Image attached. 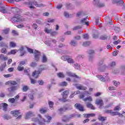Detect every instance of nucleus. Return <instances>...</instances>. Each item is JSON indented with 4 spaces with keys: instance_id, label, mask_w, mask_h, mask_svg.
<instances>
[{
    "instance_id": "nucleus-1",
    "label": "nucleus",
    "mask_w": 125,
    "mask_h": 125,
    "mask_svg": "<svg viewBox=\"0 0 125 125\" xmlns=\"http://www.w3.org/2000/svg\"><path fill=\"white\" fill-rule=\"evenodd\" d=\"M40 118V120H38L37 118H33L32 121L33 122H37L40 125H45V124H49L51 121V117L48 116L47 115L45 116L44 119L42 118L41 115H38Z\"/></svg>"
},
{
    "instance_id": "nucleus-2",
    "label": "nucleus",
    "mask_w": 125,
    "mask_h": 125,
    "mask_svg": "<svg viewBox=\"0 0 125 125\" xmlns=\"http://www.w3.org/2000/svg\"><path fill=\"white\" fill-rule=\"evenodd\" d=\"M27 4L29 5V7L31 9H32V8L33 9L35 8L34 5H35V6H37V7H43V6H44V5L42 3L38 4L37 2L35 1V0H30Z\"/></svg>"
},
{
    "instance_id": "nucleus-3",
    "label": "nucleus",
    "mask_w": 125,
    "mask_h": 125,
    "mask_svg": "<svg viewBox=\"0 0 125 125\" xmlns=\"http://www.w3.org/2000/svg\"><path fill=\"white\" fill-rule=\"evenodd\" d=\"M11 21L13 23H16V22H23L25 21V19L23 17L19 15H16L14 17L11 19Z\"/></svg>"
},
{
    "instance_id": "nucleus-4",
    "label": "nucleus",
    "mask_w": 125,
    "mask_h": 125,
    "mask_svg": "<svg viewBox=\"0 0 125 125\" xmlns=\"http://www.w3.org/2000/svg\"><path fill=\"white\" fill-rule=\"evenodd\" d=\"M68 95H69V91H64L62 93V98L60 99V100H61L62 102H66V101H67V100L66 99V98L68 97Z\"/></svg>"
},
{
    "instance_id": "nucleus-5",
    "label": "nucleus",
    "mask_w": 125,
    "mask_h": 125,
    "mask_svg": "<svg viewBox=\"0 0 125 125\" xmlns=\"http://www.w3.org/2000/svg\"><path fill=\"white\" fill-rule=\"evenodd\" d=\"M75 107L76 109L79 110V111H81L83 112L84 111V108H83V106L80 104L77 103L75 104Z\"/></svg>"
},
{
    "instance_id": "nucleus-6",
    "label": "nucleus",
    "mask_w": 125,
    "mask_h": 125,
    "mask_svg": "<svg viewBox=\"0 0 125 125\" xmlns=\"http://www.w3.org/2000/svg\"><path fill=\"white\" fill-rule=\"evenodd\" d=\"M34 54H35V60H36V61H39V60H40V57L41 56V52L36 50L34 51Z\"/></svg>"
},
{
    "instance_id": "nucleus-7",
    "label": "nucleus",
    "mask_w": 125,
    "mask_h": 125,
    "mask_svg": "<svg viewBox=\"0 0 125 125\" xmlns=\"http://www.w3.org/2000/svg\"><path fill=\"white\" fill-rule=\"evenodd\" d=\"M75 85L77 89H79V90H86V89H87L86 86H84L81 84L79 85L78 84H76Z\"/></svg>"
},
{
    "instance_id": "nucleus-8",
    "label": "nucleus",
    "mask_w": 125,
    "mask_h": 125,
    "mask_svg": "<svg viewBox=\"0 0 125 125\" xmlns=\"http://www.w3.org/2000/svg\"><path fill=\"white\" fill-rule=\"evenodd\" d=\"M95 104H96V105H99L100 108H102V106L104 105L103 100L99 99L96 100Z\"/></svg>"
},
{
    "instance_id": "nucleus-9",
    "label": "nucleus",
    "mask_w": 125,
    "mask_h": 125,
    "mask_svg": "<svg viewBox=\"0 0 125 125\" xmlns=\"http://www.w3.org/2000/svg\"><path fill=\"white\" fill-rule=\"evenodd\" d=\"M87 18H85L81 20L80 23L82 24V25H86V26H88L89 25V22L87 21Z\"/></svg>"
},
{
    "instance_id": "nucleus-10",
    "label": "nucleus",
    "mask_w": 125,
    "mask_h": 125,
    "mask_svg": "<svg viewBox=\"0 0 125 125\" xmlns=\"http://www.w3.org/2000/svg\"><path fill=\"white\" fill-rule=\"evenodd\" d=\"M34 116H35V114H34V112H33L32 111H29L25 114V118L26 119H28L30 118H31V117H33Z\"/></svg>"
},
{
    "instance_id": "nucleus-11",
    "label": "nucleus",
    "mask_w": 125,
    "mask_h": 125,
    "mask_svg": "<svg viewBox=\"0 0 125 125\" xmlns=\"http://www.w3.org/2000/svg\"><path fill=\"white\" fill-rule=\"evenodd\" d=\"M88 53L90 55L89 57V61H92V60L93 59V55H92V54H94V51L93 50H90L88 51Z\"/></svg>"
},
{
    "instance_id": "nucleus-12",
    "label": "nucleus",
    "mask_w": 125,
    "mask_h": 125,
    "mask_svg": "<svg viewBox=\"0 0 125 125\" xmlns=\"http://www.w3.org/2000/svg\"><path fill=\"white\" fill-rule=\"evenodd\" d=\"M0 12L2 13H7V9L5 8L4 7L2 6V3H0Z\"/></svg>"
},
{
    "instance_id": "nucleus-13",
    "label": "nucleus",
    "mask_w": 125,
    "mask_h": 125,
    "mask_svg": "<svg viewBox=\"0 0 125 125\" xmlns=\"http://www.w3.org/2000/svg\"><path fill=\"white\" fill-rule=\"evenodd\" d=\"M5 84L7 85H16V84H17V82L15 81H9L6 82Z\"/></svg>"
},
{
    "instance_id": "nucleus-14",
    "label": "nucleus",
    "mask_w": 125,
    "mask_h": 125,
    "mask_svg": "<svg viewBox=\"0 0 125 125\" xmlns=\"http://www.w3.org/2000/svg\"><path fill=\"white\" fill-rule=\"evenodd\" d=\"M11 114L14 116V117H18L20 114V110H13L11 111Z\"/></svg>"
},
{
    "instance_id": "nucleus-15",
    "label": "nucleus",
    "mask_w": 125,
    "mask_h": 125,
    "mask_svg": "<svg viewBox=\"0 0 125 125\" xmlns=\"http://www.w3.org/2000/svg\"><path fill=\"white\" fill-rule=\"evenodd\" d=\"M94 3L97 4L99 7H103L105 5L104 3L99 2V0H94Z\"/></svg>"
},
{
    "instance_id": "nucleus-16",
    "label": "nucleus",
    "mask_w": 125,
    "mask_h": 125,
    "mask_svg": "<svg viewBox=\"0 0 125 125\" xmlns=\"http://www.w3.org/2000/svg\"><path fill=\"white\" fill-rule=\"evenodd\" d=\"M18 88V87H17V86H13L8 88V90L10 92H12L13 91H15V90H17Z\"/></svg>"
},
{
    "instance_id": "nucleus-17",
    "label": "nucleus",
    "mask_w": 125,
    "mask_h": 125,
    "mask_svg": "<svg viewBox=\"0 0 125 125\" xmlns=\"http://www.w3.org/2000/svg\"><path fill=\"white\" fill-rule=\"evenodd\" d=\"M66 75H67V76H69V77H74V78L79 79V77H78V76L74 73H72L71 72H67Z\"/></svg>"
},
{
    "instance_id": "nucleus-18",
    "label": "nucleus",
    "mask_w": 125,
    "mask_h": 125,
    "mask_svg": "<svg viewBox=\"0 0 125 125\" xmlns=\"http://www.w3.org/2000/svg\"><path fill=\"white\" fill-rule=\"evenodd\" d=\"M83 116L84 118H90V117H95V114L94 113L84 114Z\"/></svg>"
},
{
    "instance_id": "nucleus-19",
    "label": "nucleus",
    "mask_w": 125,
    "mask_h": 125,
    "mask_svg": "<svg viewBox=\"0 0 125 125\" xmlns=\"http://www.w3.org/2000/svg\"><path fill=\"white\" fill-rule=\"evenodd\" d=\"M86 107L87 108H90V109H92V110H95V107L90 103H87L86 104Z\"/></svg>"
},
{
    "instance_id": "nucleus-20",
    "label": "nucleus",
    "mask_w": 125,
    "mask_h": 125,
    "mask_svg": "<svg viewBox=\"0 0 125 125\" xmlns=\"http://www.w3.org/2000/svg\"><path fill=\"white\" fill-rule=\"evenodd\" d=\"M41 74V72L37 71H34L32 74V77H34V78H38L39 77V75Z\"/></svg>"
},
{
    "instance_id": "nucleus-21",
    "label": "nucleus",
    "mask_w": 125,
    "mask_h": 125,
    "mask_svg": "<svg viewBox=\"0 0 125 125\" xmlns=\"http://www.w3.org/2000/svg\"><path fill=\"white\" fill-rule=\"evenodd\" d=\"M117 115H118L119 116V117H124V115H123L122 114L118 112H112L111 111V116H116Z\"/></svg>"
},
{
    "instance_id": "nucleus-22",
    "label": "nucleus",
    "mask_w": 125,
    "mask_h": 125,
    "mask_svg": "<svg viewBox=\"0 0 125 125\" xmlns=\"http://www.w3.org/2000/svg\"><path fill=\"white\" fill-rule=\"evenodd\" d=\"M0 106L1 107H3V111H6V109H7V104H5L4 103L0 104Z\"/></svg>"
},
{
    "instance_id": "nucleus-23",
    "label": "nucleus",
    "mask_w": 125,
    "mask_h": 125,
    "mask_svg": "<svg viewBox=\"0 0 125 125\" xmlns=\"http://www.w3.org/2000/svg\"><path fill=\"white\" fill-rule=\"evenodd\" d=\"M89 101V102H91L93 101L92 97L91 96H89L86 98L83 99V101L84 102H86V101Z\"/></svg>"
},
{
    "instance_id": "nucleus-24",
    "label": "nucleus",
    "mask_w": 125,
    "mask_h": 125,
    "mask_svg": "<svg viewBox=\"0 0 125 125\" xmlns=\"http://www.w3.org/2000/svg\"><path fill=\"white\" fill-rule=\"evenodd\" d=\"M44 31L47 34H50V35L51 34V32H52V29H49L48 28L46 27L45 28Z\"/></svg>"
},
{
    "instance_id": "nucleus-25",
    "label": "nucleus",
    "mask_w": 125,
    "mask_h": 125,
    "mask_svg": "<svg viewBox=\"0 0 125 125\" xmlns=\"http://www.w3.org/2000/svg\"><path fill=\"white\" fill-rule=\"evenodd\" d=\"M17 51H18V50H17V49L12 50L10 52H9L7 53V55H10V54H15V53H16Z\"/></svg>"
},
{
    "instance_id": "nucleus-26",
    "label": "nucleus",
    "mask_w": 125,
    "mask_h": 125,
    "mask_svg": "<svg viewBox=\"0 0 125 125\" xmlns=\"http://www.w3.org/2000/svg\"><path fill=\"white\" fill-rule=\"evenodd\" d=\"M97 77L102 82H105V78H103L102 75H98Z\"/></svg>"
},
{
    "instance_id": "nucleus-27",
    "label": "nucleus",
    "mask_w": 125,
    "mask_h": 125,
    "mask_svg": "<svg viewBox=\"0 0 125 125\" xmlns=\"http://www.w3.org/2000/svg\"><path fill=\"white\" fill-rule=\"evenodd\" d=\"M47 58H46V56H45V55H43L42 58V62L43 63H45V62H47Z\"/></svg>"
},
{
    "instance_id": "nucleus-28",
    "label": "nucleus",
    "mask_w": 125,
    "mask_h": 125,
    "mask_svg": "<svg viewBox=\"0 0 125 125\" xmlns=\"http://www.w3.org/2000/svg\"><path fill=\"white\" fill-rule=\"evenodd\" d=\"M17 69H18V71H23V70H24V67L19 64L17 67Z\"/></svg>"
},
{
    "instance_id": "nucleus-29",
    "label": "nucleus",
    "mask_w": 125,
    "mask_h": 125,
    "mask_svg": "<svg viewBox=\"0 0 125 125\" xmlns=\"http://www.w3.org/2000/svg\"><path fill=\"white\" fill-rule=\"evenodd\" d=\"M67 61L68 63H74V60L70 58V57H68V58H67Z\"/></svg>"
},
{
    "instance_id": "nucleus-30",
    "label": "nucleus",
    "mask_w": 125,
    "mask_h": 125,
    "mask_svg": "<svg viewBox=\"0 0 125 125\" xmlns=\"http://www.w3.org/2000/svg\"><path fill=\"white\" fill-rule=\"evenodd\" d=\"M24 73H25V74H26V75H27V76H30V70L29 69H24Z\"/></svg>"
},
{
    "instance_id": "nucleus-31",
    "label": "nucleus",
    "mask_w": 125,
    "mask_h": 125,
    "mask_svg": "<svg viewBox=\"0 0 125 125\" xmlns=\"http://www.w3.org/2000/svg\"><path fill=\"white\" fill-rule=\"evenodd\" d=\"M106 119H107L106 117H102V116H100L99 117V121H101L102 122H103V121H106Z\"/></svg>"
},
{
    "instance_id": "nucleus-32",
    "label": "nucleus",
    "mask_w": 125,
    "mask_h": 125,
    "mask_svg": "<svg viewBox=\"0 0 125 125\" xmlns=\"http://www.w3.org/2000/svg\"><path fill=\"white\" fill-rule=\"evenodd\" d=\"M89 44H90V42H85L83 43V46H88Z\"/></svg>"
},
{
    "instance_id": "nucleus-33",
    "label": "nucleus",
    "mask_w": 125,
    "mask_h": 125,
    "mask_svg": "<svg viewBox=\"0 0 125 125\" xmlns=\"http://www.w3.org/2000/svg\"><path fill=\"white\" fill-rule=\"evenodd\" d=\"M69 56H63L62 57V60H63V61H67V60H68Z\"/></svg>"
},
{
    "instance_id": "nucleus-34",
    "label": "nucleus",
    "mask_w": 125,
    "mask_h": 125,
    "mask_svg": "<svg viewBox=\"0 0 125 125\" xmlns=\"http://www.w3.org/2000/svg\"><path fill=\"white\" fill-rule=\"evenodd\" d=\"M20 50L21 53V56H23L24 55V54L25 53V52H23V50H24V47H21V48L20 49Z\"/></svg>"
},
{
    "instance_id": "nucleus-35",
    "label": "nucleus",
    "mask_w": 125,
    "mask_h": 125,
    "mask_svg": "<svg viewBox=\"0 0 125 125\" xmlns=\"http://www.w3.org/2000/svg\"><path fill=\"white\" fill-rule=\"evenodd\" d=\"M0 59H3V60H7V57L3 56V55H0Z\"/></svg>"
},
{
    "instance_id": "nucleus-36",
    "label": "nucleus",
    "mask_w": 125,
    "mask_h": 125,
    "mask_svg": "<svg viewBox=\"0 0 125 125\" xmlns=\"http://www.w3.org/2000/svg\"><path fill=\"white\" fill-rule=\"evenodd\" d=\"M10 46L11 47H15V46H16V43H15L14 42H10Z\"/></svg>"
},
{
    "instance_id": "nucleus-37",
    "label": "nucleus",
    "mask_w": 125,
    "mask_h": 125,
    "mask_svg": "<svg viewBox=\"0 0 125 125\" xmlns=\"http://www.w3.org/2000/svg\"><path fill=\"white\" fill-rule=\"evenodd\" d=\"M57 76H58L59 78H64L65 77V76H64V74H63V73L61 72L58 73Z\"/></svg>"
},
{
    "instance_id": "nucleus-38",
    "label": "nucleus",
    "mask_w": 125,
    "mask_h": 125,
    "mask_svg": "<svg viewBox=\"0 0 125 125\" xmlns=\"http://www.w3.org/2000/svg\"><path fill=\"white\" fill-rule=\"evenodd\" d=\"M70 44L72 45V46H76V45H77V42L74 41H72L70 42Z\"/></svg>"
},
{
    "instance_id": "nucleus-39",
    "label": "nucleus",
    "mask_w": 125,
    "mask_h": 125,
    "mask_svg": "<svg viewBox=\"0 0 125 125\" xmlns=\"http://www.w3.org/2000/svg\"><path fill=\"white\" fill-rule=\"evenodd\" d=\"M0 46H1V47H7V44L2 42L0 43Z\"/></svg>"
},
{
    "instance_id": "nucleus-40",
    "label": "nucleus",
    "mask_w": 125,
    "mask_h": 125,
    "mask_svg": "<svg viewBox=\"0 0 125 125\" xmlns=\"http://www.w3.org/2000/svg\"><path fill=\"white\" fill-rule=\"evenodd\" d=\"M67 83L66 82H62V83H61L60 84V85L61 86H67Z\"/></svg>"
},
{
    "instance_id": "nucleus-41",
    "label": "nucleus",
    "mask_w": 125,
    "mask_h": 125,
    "mask_svg": "<svg viewBox=\"0 0 125 125\" xmlns=\"http://www.w3.org/2000/svg\"><path fill=\"white\" fill-rule=\"evenodd\" d=\"M28 89H29V87H28V86H26V85L23 86L22 88L23 91H27Z\"/></svg>"
},
{
    "instance_id": "nucleus-42",
    "label": "nucleus",
    "mask_w": 125,
    "mask_h": 125,
    "mask_svg": "<svg viewBox=\"0 0 125 125\" xmlns=\"http://www.w3.org/2000/svg\"><path fill=\"white\" fill-rule=\"evenodd\" d=\"M100 40H107V36L106 35H102L100 37Z\"/></svg>"
},
{
    "instance_id": "nucleus-43",
    "label": "nucleus",
    "mask_w": 125,
    "mask_h": 125,
    "mask_svg": "<svg viewBox=\"0 0 125 125\" xmlns=\"http://www.w3.org/2000/svg\"><path fill=\"white\" fill-rule=\"evenodd\" d=\"M8 102H10V103H14V102H15V98L9 99Z\"/></svg>"
},
{
    "instance_id": "nucleus-44",
    "label": "nucleus",
    "mask_w": 125,
    "mask_h": 125,
    "mask_svg": "<svg viewBox=\"0 0 125 125\" xmlns=\"http://www.w3.org/2000/svg\"><path fill=\"white\" fill-rule=\"evenodd\" d=\"M80 65H79L78 63H75L74 64V67L75 69H77V70H80Z\"/></svg>"
},
{
    "instance_id": "nucleus-45",
    "label": "nucleus",
    "mask_w": 125,
    "mask_h": 125,
    "mask_svg": "<svg viewBox=\"0 0 125 125\" xmlns=\"http://www.w3.org/2000/svg\"><path fill=\"white\" fill-rule=\"evenodd\" d=\"M83 38L84 40H88L89 36H88V34H84L83 35Z\"/></svg>"
},
{
    "instance_id": "nucleus-46",
    "label": "nucleus",
    "mask_w": 125,
    "mask_h": 125,
    "mask_svg": "<svg viewBox=\"0 0 125 125\" xmlns=\"http://www.w3.org/2000/svg\"><path fill=\"white\" fill-rule=\"evenodd\" d=\"M48 104H49L50 108H52V107H53L54 103L53 102H52V101L49 102Z\"/></svg>"
},
{
    "instance_id": "nucleus-47",
    "label": "nucleus",
    "mask_w": 125,
    "mask_h": 125,
    "mask_svg": "<svg viewBox=\"0 0 125 125\" xmlns=\"http://www.w3.org/2000/svg\"><path fill=\"white\" fill-rule=\"evenodd\" d=\"M47 21V22H48V23H52V22H54V21H55V20L48 19Z\"/></svg>"
},
{
    "instance_id": "nucleus-48",
    "label": "nucleus",
    "mask_w": 125,
    "mask_h": 125,
    "mask_svg": "<svg viewBox=\"0 0 125 125\" xmlns=\"http://www.w3.org/2000/svg\"><path fill=\"white\" fill-rule=\"evenodd\" d=\"M57 34H58L56 31H52L50 35L51 36H56V35H57Z\"/></svg>"
},
{
    "instance_id": "nucleus-49",
    "label": "nucleus",
    "mask_w": 125,
    "mask_h": 125,
    "mask_svg": "<svg viewBox=\"0 0 125 125\" xmlns=\"http://www.w3.org/2000/svg\"><path fill=\"white\" fill-rule=\"evenodd\" d=\"M81 28H82V26H75L73 28V30L74 31L76 30H79V29H81Z\"/></svg>"
},
{
    "instance_id": "nucleus-50",
    "label": "nucleus",
    "mask_w": 125,
    "mask_h": 125,
    "mask_svg": "<svg viewBox=\"0 0 125 125\" xmlns=\"http://www.w3.org/2000/svg\"><path fill=\"white\" fill-rule=\"evenodd\" d=\"M114 111H118V110H121V107H120V105H118L114 108Z\"/></svg>"
},
{
    "instance_id": "nucleus-51",
    "label": "nucleus",
    "mask_w": 125,
    "mask_h": 125,
    "mask_svg": "<svg viewBox=\"0 0 125 125\" xmlns=\"http://www.w3.org/2000/svg\"><path fill=\"white\" fill-rule=\"evenodd\" d=\"M3 117L5 119V120H9V119H11V117H9L8 116L5 115L3 116Z\"/></svg>"
},
{
    "instance_id": "nucleus-52",
    "label": "nucleus",
    "mask_w": 125,
    "mask_h": 125,
    "mask_svg": "<svg viewBox=\"0 0 125 125\" xmlns=\"http://www.w3.org/2000/svg\"><path fill=\"white\" fill-rule=\"evenodd\" d=\"M1 52L2 53H4V54H5V53H6V48H3L1 50Z\"/></svg>"
},
{
    "instance_id": "nucleus-53",
    "label": "nucleus",
    "mask_w": 125,
    "mask_h": 125,
    "mask_svg": "<svg viewBox=\"0 0 125 125\" xmlns=\"http://www.w3.org/2000/svg\"><path fill=\"white\" fill-rule=\"evenodd\" d=\"M26 64V61H22L20 62L19 65H21V66H22V65H25Z\"/></svg>"
},
{
    "instance_id": "nucleus-54",
    "label": "nucleus",
    "mask_w": 125,
    "mask_h": 125,
    "mask_svg": "<svg viewBox=\"0 0 125 125\" xmlns=\"http://www.w3.org/2000/svg\"><path fill=\"white\" fill-rule=\"evenodd\" d=\"M113 83H114V85H115V86H118V85H119V84H120L119 82H117L116 81H113Z\"/></svg>"
},
{
    "instance_id": "nucleus-55",
    "label": "nucleus",
    "mask_w": 125,
    "mask_h": 125,
    "mask_svg": "<svg viewBox=\"0 0 125 125\" xmlns=\"http://www.w3.org/2000/svg\"><path fill=\"white\" fill-rule=\"evenodd\" d=\"M12 34H13L15 36L18 35V32H17V31H16V30H13Z\"/></svg>"
},
{
    "instance_id": "nucleus-56",
    "label": "nucleus",
    "mask_w": 125,
    "mask_h": 125,
    "mask_svg": "<svg viewBox=\"0 0 125 125\" xmlns=\"http://www.w3.org/2000/svg\"><path fill=\"white\" fill-rule=\"evenodd\" d=\"M66 110H67V109L63 108H61L60 109H59V110L60 111V112H61V113H62V112H65V111H66Z\"/></svg>"
},
{
    "instance_id": "nucleus-57",
    "label": "nucleus",
    "mask_w": 125,
    "mask_h": 125,
    "mask_svg": "<svg viewBox=\"0 0 125 125\" xmlns=\"http://www.w3.org/2000/svg\"><path fill=\"white\" fill-rule=\"evenodd\" d=\"M27 50L30 53H34V50L31 48H27Z\"/></svg>"
},
{
    "instance_id": "nucleus-58",
    "label": "nucleus",
    "mask_w": 125,
    "mask_h": 125,
    "mask_svg": "<svg viewBox=\"0 0 125 125\" xmlns=\"http://www.w3.org/2000/svg\"><path fill=\"white\" fill-rule=\"evenodd\" d=\"M30 66H31V67H36V66H37V63L32 62L31 63Z\"/></svg>"
},
{
    "instance_id": "nucleus-59",
    "label": "nucleus",
    "mask_w": 125,
    "mask_h": 125,
    "mask_svg": "<svg viewBox=\"0 0 125 125\" xmlns=\"http://www.w3.org/2000/svg\"><path fill=\"white\" fill-rule=\"evenodd\" d=\"M12 76V75L11 74H6V75H3V77H4V78H9Z\"/></svg>"
},
{
    "instance_id": "nucleus-60",
    "label": "nucleus",
    "mask_w": 125,
    "mask_h": 125,
    "mask_svg": "<svg viewBox=\"0 0 125 125\" xmlns=\"http://www.w3.org/2000/svg\"><path fill=\"white\" fill-rule=\"evenodd\" d=\"M40 112L42 114H43V113H45V112H46V110H44L43 108H41L40 109Z\"/></svg>"
},
{
    "instance_id": "nucleus-61",
    "label": "nucleus",
    "mask_w": 125,
    "mask_h": 125,
    "mask_svg": "<svg viewBox=\"0 0 125 125\" xmlns=\"http://www.w3.org/2000/svg\"><path fill=\"white\" fill-rule=\"evenodd\" d=\"M117 55H118V50L114 51L113 52V56H117Z\"/></svg>"
},
{
    "instance_id": "nucleus-62",
    "label": "nucleus",
    "mask_w": 125,
    "mask_h": 125,
    "mask_svg": "<svg viewBox=\"0 0 125 125\" xmlns=\"http://www.w3.org/2000/svg\"><path fill=\"white\" fill-rule=\"evenodd\" d=\"M29 97L31 100H34V95H33V94L29 95Z\"/></svg>"
},
{
    "instance_id": "nucleus-63",
    "label": "nucleus",
    "mask_w": 125,
    "mask_h": 125,
    "mask_svg": "<svg viewBox=\"0 0 125 125\" xmlns=\"http://www.w3.org/2000/svg\"><path fill=\"white\" fill-rule=\"evenodd\" d=\"M120 42H121V40H118L117 41H115L113 43L114 44H118Z\"/></svg>"
},
{
    "instance_id": "nucleus-64",
    "label": "nucleus",
    "mask_w": 125,
    "mask_h": 125,
    "mask_svg": "<svg viewBox=\"0 0 125 125\" xmlns=\"http://www.w3.org/2000/svg\"><path fill=\"white\" fill-rule=\"evenodd\" d=\"M9 32V29H5L3 31V33L4 34H8V32Z\"/></svg>"
}]
</instances>
